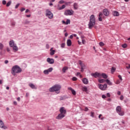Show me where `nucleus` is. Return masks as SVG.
Wrapping results in <instances>:
<instances>
[{
  "label": "nucleus",
  "mask_w": 130,
  "mask_h": 130,
  "mask_svg": "<svg viewBox=\"0 0 130 130\" xmlns=\"http://www.w3.org/2000/svg\"><path fill=\"white\" fill-rule=\"evenodd\" d=\"M60 89H61V86L60 85L55 84L50 87L49 91V92H55L56 94H59L60 93Z\"/></svg>",
  "instance_id": "f257e3e1"
},
{
  "label": "nucleus",
  "mask_w": 130,
  "mask_h": 130,
  "mask_svg": "<svg viewBox=\"0 0 130 130\" xmlns=\"http://www.w3.org/2000/svg\"><path fill=\"white\" fill-rule=\"evenodd\" d=\"M96 24V21H95V16L92 15L90 17L89 22L88 23V28L92 29Z\"/></svg>",
  "instance_id": "f03ea898"
},
{
  "label": "nucleus",
  "mask_w": 130,
  "mask_h": 130,
  "mask_svg": "<svg viewBox=\"0 0 130 130\" xmlns=\"http://www.w3.org/2000/svg\"><path fill=\"white\" fill-rule=\"evenodd\" d=\"M22 72V69L19 67L18 65H15L13 66L12 68V74L13 76H15L16 74H19Z\"/></svg>",
  "instance_id": "7ed1b4c3"
},
{
  "label": "nucleus",
  "mask_w": 130,
  "mask_h": 130,
  "mask_svg": "<svg viewBox=\"0 0 130 130\" xmlns=\"http://www.w3.org/2000/svg\"><path fill=\"white\" fill-rule=\"evenodd\" d=\"M46 16L49 18V19H52L53 18V14L49 9H47L46 10Z\"/></svg>",
  "instance_id": "20e7f679"
},
{
  "label": "nucleus",
  "mask_w": 130,
  "mask_h": 130,
  "mask_svg": "<svg viewBox=\"0 0 130 130\" xmlns=\"http://www.w3.org/2000/svg\"><path fill=\"white\" fill-rule=\"evenodd\" d=\"M74 13H75V12L72 9L67 10L65 11L64 15L65 16H73L74 15Z\"/></svg>",
  "instance_id": "39448f33"
},
{
  "label": "nucleus",
  "mask_w": 130,
  "mask_h": 130,
  "mask_svg": "<svg viewBox=\"0 0 130 130\" xmlns=\"http://www.w3.org/2000/svg\"><path fill=\"white\" fill-rule=\"evenodd\" d=\"M99 87L102 91H105V90H106V88H107V84H105L104 85H102V84H99Z\"/></svg>",
  "instance_id": "423d86ee"
},
{
  "label": "nucleus",
  "mask_w": 130,
  "mask_h": 130,
  "mask_svg": "<svg viewBox=\"0 0 130 130\" xmlns=\"http://www.w3.org/2000/svg\"><path fill=\"white\" fill-rule=\"evenodd\" d=\"M91 76L93 77V78H99L100 77H101V73L96 72L94 73H91Z\"/></svg>",
  "instance_id": "0eeeda50"
},
{
  "label": "nucleus",
  "mask_w": 130,
  "mask_h": 130,
  "mask_svg": "<svg viewBox=\"0 0 130 130\" xmlns=\"http://www.w3.org/2000/svg\"><path fill=\"white\" fill-rule=\"evenodd\" d=\"M59 112L60 113H61L62 114H64L66 115L67 114V110L63 107H61L59 109Z\"/></svg>",
  "instance_id": "6e6552de"
},
{
  "label": "nucleus",
  "mask_w": 130,
  "mask_h": 130,
  "mask_svg": "<svg viewBox=\"0 0 130 130\" xmlns=\"http://www.w3.org/2000/svg\"><path fill=\"white\" fill-rule=\"evenodd\" d=\"M64 116H66V115L60 113L58 115V116L56 117V119H62V118H63V117H64Z\"/></svg>",
  "instance_id": "1a4fd4ad"
},
{
  "label": "nucleus",
  "mask_w": 130,
  "mask_h": 130,
  "mask_svg": "<svg viewBox=\"0 0 130 130\" xmlns=\"http://www.w3.org/2000/svg\"><path fill=\"white\" fill-rule=\"evenodd\" d=\"M0 127L1 128H3L4 129H7V127L5 126V124L2 120H0Z\"/></svg>",
  "instance_id": "9d476101"
},
{
  "label": "nucleus",
  "mask_w": 130,
  "mask_h": 130,
  "mask_svg": "<svg viewBox=\"0 0 130 130\" xmlns=\"http://www.w3.org/2000/svg\"><path fill=\"white\" fill-rule=\"evenodd\" d=\"M47 61L48 63H50V64H53V63H54V59L53 58H47Z\"/></svg>",
  "instance_id": "9b49d317"
},
{
  "label": "nucleus",
  "mask_w": 130,
  "mask_h": 130,
  "mask_svg": "<svg viewBox=\"0 0 130 130\" xmlns=\"http://www.w3.org/2000/svg\"><path fill=\"white\" fill-rule=\"evenodd\" d=\"M104 15L106 16V17H107V16L109 15V11H108V9H105L103 10V12Z\"/></svg>",
  "instance_id": "f8f14e48"
},
{
  "label": "nucleus",
  "mask_w": 130,
  "mask_h": 130,
  "mask_svg": "<svg viewBox=\"0 0 130 130\" xmlns=\"http://www.w3.org/2000/svg\"><path fill=\"white\" fill-rule=\"evenodd\" d=\"M82 82L84 85H88L89 80L87 78H84L82 79Z\"/></svg>",
  "instance_id": "ddd939ff"
},
{
  "label": "nucleus",
  "mask_w": 130,
  "mask_h": 130,
  "mask_svg": "<svg viewBox=\"0 0 130 130\" xmlns=\"http://www.w3.org/2000/svg\"><path fill=\"white\" fill-rule=\"evenodd\" d=\"M103 16V14L102 12H100L99 15V21L100 22H102V16Z\"/></svg>",
  "instance_id": "4468645a"
},
{
  "label": "nucleus",
  "mask_w": 130,
  "mask_h": 130,
  "mask_svg": "<svg viewBox=\"0 0 130 130\" xmlns=\"http://www.w3.org/2000/svg\"><path fill=\"white\" fill-rule=\"evenodd\" d=\"M9 45L10 47H13V46H15V41L14 40H11L9 42Z\"/></svg>",
  "instance_id": "2eb2a0df"
},
{
  "label": "nucleus",
  "mask_w": 130,
  "mask_h": 130,
  "mask_svg": "<svg viewBox=\"0 0 130 130\" xmlns=\"http://www.w3.org/2000/svg\"><path fill=\"white\" fill-rule=\"evenodd\" d=\"M68 89H69L70 91H71L73 95H76V91L75 90H74L72 87H69Z\"/></svg>",
  "instance_id": "dca6fc26"
},
{
  "label": "nucleus",
  "mask_w": 130,
  "mask_h": 130,
  "mask_svg": "<svg viewBox=\"0 0 130 130\" xmlns=\"http://www.w3.org/2000/svg\"><path fill=\"white\" fill-rule=\"evenodd\" d=\"M67 46H71L72 45V41L71 39H68L67 42Z\"/></svg>",
  "instance_id": "f3484780"
},
{
  "label": "nucleus",
  "mask_w": 130,
  "mask_h": 130,
  "mask_svg": "<svg viewBox=\"0 0 130 130\" xmlns=\"http://www.w3.org/2000/svg\"><path fill=\"white\" fill-rule=\"evenodd\" d=\"M53 49V48H51L50 50V55H54V53H55V51L54 50H52Z\"/></svg>",
  "instance_id": "a211bd4d"
},
{
  "label": "nucleus",
  "mask_w": 130,
  "mask_h": 130,
  "mask_svg": "<svg viewBox=\"0 0 130 130\" xmlns=\"http://www.w3.org/2000/svg\"><path fill=\"white\" fill-rule=\"evenodd\" d=\"M73 7H74V10H78V8H79L78 3H75L73 5Z\"/></svg>",
  "instance_id": "6ab92c4d"
},
{
  "label": "nucleus",
  "mask_w": 130,
  "mask_h": 130,
  "mask_svg": "<svg viewBox=\"0 0 130 130\" xmlns=\"http://www.w3.org/2000/svg\"><path fill=\"white\" fill-rule=\"evenodd\" d=\"M79 64L81 66V68H86V66H85V64L83 63V62L81 61H79Z\"/></svg>",
  "instance_id": "aec40b11"
},
{
  "label": "nucleus",
  "mask_w": 130,
  "mask_h": 130,
  "mask_svg": "<svg viewBox=\"0 0 130 130\" xmlns=\"http://www.w3.org/2000/svg\"><path fill=\"white\" fill-rule=\"evenodd\" d=\"M29 87H30V88H31V89H35V90H36V89H37V87L32 83L29 84Z\"/></svg>",
  "instance_id": "412c9836"
},
{
  "label": "nucleus",
  "mask_w": 130,
  "mask_h": 130,
  "mask_svg": "<svg viewBox=\"0 0 130 130\" xmlns=\"http://www.w3.org/2000/svg\"><path fill=\"white\" fill-rule=\"evenodd\" d=\"M117 113L121 111V107L120 106H117L116 108Z\"/></svg>",
  "instance_id": "4be33fe9"
},
{
  "label": "nucleus",
  "mask_w": 130,
  "mask_h": 130,
  "mask_svg": "<svg viewBox=\"0 0 130 130\" xmlns=\"http://www.w3.org/2000/svg\"><path fill=\"white\" fill-rule=\"evenodd\" d=\"M102 76L104 79H107L108 78V76H107V75L105 73H102L101 74V76Z\"/></svg>",
  "instance_id": "5701e85b"
},
{
  "label": "nucleus",
  "mask_w": 130,
  "mask_h": 130,
  "mask_svg": "<svg viewBox=\"0 0 130 130\" xmlns=\"http://www.w3.org/2000/svg\"><path fill=\"white\" fill-rule=\"evenodd\" d=\"M113 16H114L115 17H118V16H119V13H118V12L117 11H114L113 13Z\"/></svg>",
  "instance_id": "b1692460"
},
{
  "label": "nucleus",
  "mask_w": 130,
  "mask_h": 130,
  "mask_svg": "<svg viewBox=\"0 0 130 130\" xmlns=\"http://www.w3.org/2000/svg\"><path fill=\"white\" fill-rule=\"evenodd\" d=\"M68 70H69V68L67 66H65L62 68V71L63 73H66V71H68Z\"/></svg>",
  "instance_id": "393cba45"
},
{
  "label": "nucleus",
  "mask_w": 130,
  "mask_h": 130,
  "mask_svg": "<svg viewBox=\"0 0 130 130\" xmlns=\"http://www.w3.org/2000/svg\"><path fill=\"white\" fill-rule=\"evenodd\" d=\"M106 82L107 83L108 85H109V86L112 85V82H110V80L107 79Z\"/></svg>",
  "instance_id": "a878e982"
},
{
  "label": "nucleus",
  "mask_w": 130,
  "mask_h": 130,
  "mask_svg": "<svg viewBox=\"0 0 130 130\" xmlns=\"http://www.w3.org/2000/svg\"><path fill=\"white\" fill-rule=\"evenodd\" d=\"M82 90L84 92H87V91H88V88H87L86 86H83L82 87Z\"/></svg>",
  "instance_id": "bb28decb"
},
{
  "label": "nucleus",
  "mask_w": 130,
  "mask_h": 130,
  "mask_svg": "<svg viewBox=\"0 0 130 130\" xmlns=\"http://www.w3.org/2000/svg\"><path fill=\"white\" fill-rule=\"evenodd\" d=\"M12 47H13V49L14 51H18V47H17V46H16V45L13 46Z\"/></svg>",
  "instance_id": "cd10ccee"
},
{
  "label": "nucleus",
  "mask_w": 130,
  "mask_h": 130,
  "mask_svg": "<svg viewBox=\"0 0 130 130\" xmlns=\"http://www.w3.org/2000/svg\"><path fill=\"white\" fill-rule=\"evenodd\" d=\"M120 116L124 115V112L120 111V112L117 113Z\"/></svg>",
  "instance_id": "c85d7f7f"
},
{
  "label": "nucleus",
  "mask_w": 130,
  "mask_h": 130,
  "mask_svg": "<svg viewBox=\"0 0 130 130\" xmlns=\"http://www.w3.org/2000/svg\"><path fill=\"white\" fill-rule=\"evenodd\" d=\"M106 81V80H105V79H99V82H100L101 83H104Z\"/></svg>",
  "instance_id": "c756f323"
},
{
  "label": "nucleus",
  "mask_w": 130,
  "mask_h": 130,
  "mask_svg": "<svg viewBox=\"0 0 130 130\" xmlns=\"http://www.w3.org/2000/svg\"><path fill=\"white\" fill-rule=\"evenodd\" d=\"M43 73L45 75H48V74H49V72L48 70H44Z\"/></svg>",
  "instance_id": "7c9ffc66"
},
{
  "label": "nucleus",
  "mask_w": 130,
  "mask_h": 130,
  "mask_svg": "<svg viewBox=\"0 0 130 130\" xmlns=\"http://www.w3.org/2000/svg\"><path fill=\"white\" fill-rule=\"evenodd\" d=\"M60 47L61 48H64V47H66V43H62V44H61Z\"/></svg>",
  "instance_id": "2f4dec72"
},
{
  "label": "nucleus",
  "mask_w": 130,
  "mask_h": 130,
  "mask_svg": "<svg viewBox=\"0 0 130 130\" xmlns=\"http://www.w3.org/2000/svg\"><path fill=\"white\" fill-rule=\"evenodd\" d=\"M4 49V44H3L2 43H0V50H3Z\"/></svg>",
  "instance_id": "473e14b6"
},
{
  "label": "nucleus",
  "mask_w": 130,
  "mask_h": 130,
  "mask_svg": "<svg viewBox=\"0 0 130 130\" xmlns=\"http://www.w3.org/2000/svg\"><path fill=\"white\" fill-rule=\"evenodd\" d=\"M12 4V1L8 2L6 4V7H10Z\"/></svg>",
  "instance_id": "72a5a7b5"
},
{
  "label": "nucleus",
  "mask_w": 130,
  "mask_h": 130,
  "mask_svg": "<svg viewBox=\"0 0 130 130\" xmlns=\"http://www.w3.org/2000/svg\"><path fill=\"white\" fill-rule=\"evenodd\" d=\"M66 8V5H63L61 7H59V10H63V9Z\"/></svg>",
  "instance_id": "f704fd0d"
},
{
  "label": "nucleus",
  "mask_w": 130,
  "mask_h": 130,
  "mask_svg": "<svg viewBox=\"0 0 130 130\" xmlns=\"http://www.w3.org/2000/svg\"><path fill=\"white\" fill-rule=\"evenodd\" d=\"M71 23V20L70 19H67L66 22V25H69Z\"/></svg>",
  "instance_id": "c9c22d12"
},
{
  "label": "nucleus",
  "mask_w": 130,
  "mask_h": 130,
  "mask_svg": "<svg viewBox=\"0 0 130 130\" xmlns=\"http://www.w3.org/2000/svg\"><path fill=\"white\" fill-rule=\"evenodd\" d=\"M118 78H119L120 81L121 82H122V80H123V79H122V77L121 76V75H119L118 76Z\"/></svg>",
  "instance_id": "e433bc0d"
},
{
  "label": "nucleus",
  "mask_w": 130,
  "mask_h": 130,
  "mask_svg": "<svg viewBox=\"0 0 130 130\" xmlns=\"http://www.w3.org/2000/svg\"><path fill=\"white\" fill-rule=\"evenodd\" d=\"M101 116H102V114H100V115H99V118L100 119H101V120H103L104 119V117H102V118H101Z\"/></svg>",
  "instance_id": "4c0bfd02"
},
{
  "label": "nucleus",
  "mask_w": 130,
  "mask_h": 130,
  "mask_svg": "<svg viewBox=\"0 0 130 130\" xmlns=\"http://www.w3.org/2000/svg\"><path fill=\"white\" fill-rule=\"evenodd\" d=\"M53 70V68H50L48 69V71L49 72V73H51V72H52Z\"/></svg>",
  "instance_id": "58836bf2"
},
{
  "label": "nucleus",
  "mask_w": 130,
  "mask_h": 130,
  "mask_svg": "<svg viewBox=\"0 0 130 130\" xmlns=\"http://www.w3.org/2000/svg\"><path fill=\"white\" fill-rule=\"evenodd\" d=\"M120 83H121V81H120V80H118L116 81L115 84H116V85H118L119 84H120Z\"/></svg>",
  "instance_id": "ea45409f"
},
{
  "label": "nucleus",
  "mask_w": 130,
  "mask_h": 130,
  "mask_svg": "<svg viewBox=\"0 0 130 130\" xmlns=\"http://www.w3.org/2000/svg\"><path fill=\"white\" fill-rule=\"evenodd\" d=\"M127 47V45H126V44L122 45V47L123 48H126Z\"/></svg>",
  "instance_id": "a19ab883"
},
{
  "label": "nucleus",
  "mask_w": 130,
  "mask_h": 130,
  "mask_svg": "<svg viewBox=\"0 0 130 130\" xmlns=\"http://www.w3.org/2000/svg\"><path fill=\"white\" fill-rule=\"evenodd\" d=\"M100 46H104V43L102 42H100L99 43Z\"/></svg>",
  "instance_id": "79ce46f5"
},
{
  "label": "nucleus",
  "mask_w": 130,
  "mask_h": 130,
  "mask_svg": "<svg viewBox=\"0 0 130 130\" xmlns=\"http://www.w3.org/2000/svg\"><path fill=\"white\" fill-rule=\"evenodd\" d=\"M94 114H95V113H94L93 112H91V113H90V116L91 117H94Z\"/></svg>",
  "instance_id": "37998d69"
},
{
  "label": "nucleus",
  "mask_w": 130,
  "mask_h": 130,
  "mask_svg": "<svg viewBox=\"0 0 130 130\" xmlns=\"http://www.w3.org/2000/svg\"><path fill=\"white\" fill-rule=\"evenodd\" d=\"M115 70H116V69H115V68L112 67V69H111V72H112V73H114V71H115Z\"/></svg>",
  "instance_id": "c03bdc74"
},
{
  "label": "nucleus",
  "mask_w": 130,
  "mask_h": 130,
  "mask_svg": "<svg viewBox=\"0 0 130 130\" xmlns=\"http://www.w3.org/2000/svg\"><path fill=\"white\" fill-rule=\"evenodd\" d=\"M77 80H78V78L76 77H73L72 78V81H77Z\"/></svg>",
  "instance_id": "a18cd8bd"
},
{
  "label": "nucleus",
  "mask_w": 130,
  "mask_h": 130,
  "mask_svg": "<svg viewBox=\"0 0 130 130\" xmlns=\"http://www.w3.org/2000/svg\"><path fill=\"white\" fill-rule=\"evenodd\" d=\"M2 4L3 5H7V2L6 1V0H3L2 1Z\"/></svg>",
  "instance_id": "49530a36"
},
{
  "label": "nucleus",
  "mask_w": 130,
  "mask_h": 130,
  "mask_svg": "<svg viewBox=\"0 0 130 130\" xmlns=\"http://www.w3.org/2000/svg\"><path fill=\"white\" fill-rule=\"evenodd\" d=\"M59 4H64V1H63V0H61L59 2Z\"/></svg>",
  "instance_id": "de8ad7c7"
},
{
  "label": "nucleus",
  "mask_w": 130,
  "mask_h": 130,
  "mask_svg": "<svg viewBox=\"0 0 130 130\" xmlns=\"http://www.w3.org/2000/svg\"><path fill=\"white\" fill-rule=\"evenodd\" d=\"M19 6H20V4L18 3L15 6V9H18L19 8Z\"/></svg>",
  "instance_id": "09e8293b"
},
{
  "label": "nucleus",
  "mask_w": 130,
  "mask_h": 130,
  "mask_svg": "<svg viewBox=\"0 0 130 130\" xmlns=\"http://www.w3.org/2000/svg\"><path fill=\"white\" fill-rule=\"evenodd\" d=\"M77 76H80V78L82 77V76L81 75V73H80V72H78L77 73Z\"/></svg>",
  "instance_id": "8fccbe9b"
},
{
  "label": "nucleus",
  "mask_w": 130,
  "mask_h": 130,
  "mask_svg": "<svg viewBox=\"0 0 130 130\" xmlns=\"http://www.w3.org/2000/svg\"><path fill=\"white\" fill-rule=\"evenodd\" d=\"M82 44H85V43H86V41H85V40L82 39Z\"/></svg>",
  "instance_id": "3c124183"
},
{
  "label": "nucleus",
  "mask_w": 130,
  "mask_h": 130,
  "mask_svg": "<svg viewBox=\"0 0 130 130\" xmlns=\"http://www.w3.org/2000/svg\"><path fill=\"white\" fill-rule=\"evenodd\" d=\"M102 97L103 99H105V98H106V95H104V94H103L102 95Z\"/></svg>",
  "instance_id": "603ef678"
},
{
  "label": "nucleus",
  "mask_w": 130,
  "mask_h": 130,
  "mask_svg": "<svg viewBox=\"0 0 130 130\" xmlns=\"http://www.w3.org/2000/svg\"><path fill=\"white\" fill-rule=\"evenodd\" d=\"M29 23H30V21H29L28 20H25L24 22L25 24H29Z\"/></svg>",
  "instance_id": "864d4df0"
},
{
  "label": "nucleus",
  "mask_w": 130,
  "mask_h": 130,
  "mask_svg": "<svg viewBox=\"0 0 130 130\" xmlns=\"http://www.w3.org/2000/svg\"><path fill=\"white\" fill-rule=\"evenodd\" d=\"M123 95H121L120 97V100H123Z\"/></svg>",
  "instance_id": "5fc2aeb1"
},
{
  "label": "nucleus",
  "mask_w": 130,
  "mask_h": 130,
  "mask_svg": "<svg viewBox=\"0 0 130 130\" xmlns=\"http://www.w3.org/2000/svg\"><path fill=\"white\" fill-rule=\"evenodd\" d=\"M17 101L20 102V101H21V98L20 97H18L17 98Z\"/></svg>",
  "instance_id": "6e6d98bb"
},
{
  "label": "nucleus",
  "mask_w": 130,
  "mask_h": 130,
  "mask_svg": "<svg viewBox=\"0 0 130 130\" xmlns=\"http://www.w3.org/2000/svg\"><path fill=\"white\" fill-rule=\"evenodd\" d=\"M25 9L24 8H22L20 10L21 12H24L25 11Z\"/></svg>",
  "instance_id": "4d7b16f0"
},
{
  "label": "nucleus",
  "mask_w": 130,
  "mask_h": 130,
  "mask_svg": "<svg viewBox=\"0 0 130 130\" xmlns=\"http://www.w3.org/2000/svg\"><path fill=\"white\" fill-rule=\"evenodd\" d=\"M12 26H15V25H16V23L15 22H12L11 23Z\"/></svg>",
  "instance_id": "13d9d810"
},
{
  "label": "nucleus",
  "mask_w": 130,
  "mask_h": 130,
  "mask_svg": "<svg viewBox=\"0 0 130 130\" xmlns=\"http://www.w3.org/2000/svg\"><path fill=\"white\" fill-rule=\"evenodd\" d=\"M107 97H110V93L109 92L107 93Z\"/></svg>",
  "instance_id": "bf43d9fd"
},
{
  "label": "nucleus",
  "mask_w": 130,
  "mask_h": 130,
  "mask_svg": "<svg viewBox=\"0 0 130 130\" xmlns=\"http://www.w3.org/2000/svg\"><path fill=\"white\" fill-rule=\"evenodd\" d=\"M13 103H14V105H18V103H17L16 101H14Z\"/></svg>",
  "instance_id": "052dcab7"
},
{
  "label": "nucleus",
  "mask_w": 130,
  "mask_h": 130,
  "mask_svg": "<svg viewBox=\"0 0 130 130\" xmlns=\"http://www.w3.org/2000/svg\"><path fill=\"white\" fill-rule=\"evenodd\" d=\"M46 47L47 49H48V48H49V45L48 44H46Z\"/></svg>",
  "instance_id": "680f3d73"
},
{
  "label": "nucleus",
  "mask_w": 130,
  "mask_h": 130,
  "mask_svg": "<svg viewBox=\"0 0 130 130\" xmlns=\"http://www.w3.org/2000/svg\"><path fill=\"white\" fill-rule=\"evenodd\" d=\"M73 37H74V36H73V35H71L70 36V38L71 39H73Z\"/></svg>",
  "instance_id": "e2e57ef3"
},
{
  "label": "nucleus",
  "mask_w": 130,
  "mask_h": 130,
  "mask_svg": "<svg viewBox=\"0 0 130 130\" xmlns=\"http://www.w3.org/2000/svg\"><path fill=\"white\" fill-rule=\"evenodd\" d=\"M126 68V69H127V70H129V69H130V64H128V67L127 66Z\"/></svg>",
  "instance_id": "0e129e2a"
},
{
  "label": "nucleus",
  "mask_w": 130,
  "mask_h": 130,
  "mask_svg": "<svg viewBox=\"0 0 130 130\" xmlns=\"http://www.w3.org/2000/svg\"><path fill=\"white\" fill-rule=\"evenodd\" d=\"M88 110H89V109H88L87 107L85 108L84 111H88Z\"/></svg>",
  "instance_id": "69168bd1"
},
{
  "label": "nucleus",
  "mask_w": 130,
  "mask_h": 130,
  "mask_svg": "<svg viewBox=\"0 0 130 130\" xmlns=\"http://www.w3.org/2000/svg\"><path fill=\"white\" fill-rule=\"evenodd\" d=\"M5 63H6V64L9 63V60H6L5 61Z\"/></svg>",
  "instance_id": "338daca9"
},
{
  "label": "nucleus",
  "mask_w": 130,
  "mask_h": 130,
  "mask_svg": "<svg viewBox=\"0 0 130 130\" xmlns=\"http://www.w3.org/2000/svg\"><path fill=\"white\" fill-rule=\"evenodd\" d=\"M85 69H86V68H81V72H84V70Z\"/></svg>",
  "instance_id": "774afa93"
}]
</instances>
